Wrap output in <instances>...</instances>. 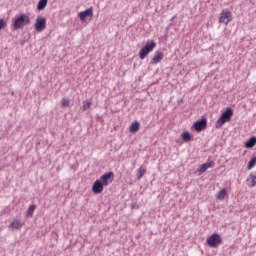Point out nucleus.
<instances>
[{
	"label": "nucleus",
	"mask_w": 256,
	"mask_h": 256,
	"mask_svg": "<svg viewBox=\"0 0 256 256\" xmlns=\"http://www.w3.org/2000/svg\"><path fill=\"white\" fill-rule=\"evenodd\" d=\"M155 47H157V43L154 42V40L148 41L139 52L140 59H145V57H147Z\"/></svg>",
	"instance_id": "obj_3"
},
{
	"label": "nucleus",
	"mask_w": 256,
	"mask_h": 256,
	"mask_svg": "<svg viewBox=\"0 0 256 256\" xmlns=\"http://www.w3.org/2000/svg\"><path fill=\"white\" fill-rule=\"evenodd\" d=\"M207 245H209V247H219V245H221V243H223V239L221 238V236L217 233L212 234L207 240H206Z\"/></svg>",
	"instance_id": "obj_4"
},
{
	"label": "nucleus",
	"mask_w": 256,
	"mask_h": 256,
	"mask_svg": "<svg viewBox=\"0 0 256 256\" xmlns=\"http://www.w3.org/2000/svg\"><path fill=\"white\" fill-rule=\"evenodd\" d=\"M10 226L13 228V229H21V227H23V223H21L19 220H14Z\"/></svg>",
	"instance_id": "obj_17"
},
{
	"label": "nucleus",
	"mask_w": 256,
	"mask_h": 256,
	"mask_svg": "<svg viewBox=\"0 0 256 256\" xmlns=\"http://www.w3.org/2000/svg\"><path fill=\"white\" fill-rule=\"evenodd\" d=\"M256 145V137L252 136L251 138H249V140L245 143V147L246 149H253V147H255Z\"/></svg>",
	"instance_id": "obj_12"
},
{
	"label": "nucleus",
	"mask_w": 256,
	"mask_h": 256,
	"mask_svg": "<svg viewBox=\"0 0 256 256\" xmlns=\"http://www.w3.org/2000/svg\"><path fill=\"white\" fill-rule=\"evenodd\" d=\"M182 139L183 141H186V142L191 141V134L187 131L183 132Z\"/></svg>",
	"instance_id": "obj_20"
},
{
	"label": "nucleus",
	"mask_w": 256,
	"mask_h": 256,
	"mask_svg": "<svg viewBox=\"0 0 256 256\" xmlns=\"http://www.w3.org/2000/svg\"><path fill=\"white\" fill-rule=\"evenodd\" d=\"M35 209H37V205L35 204L30 205L27 211V217H33V213H35Z\"/></svg>",
	"instance_id": "obj_16"
},
{
	"label": "nucleus",
	"mask_w": 256,
	"mask_h": 256,
	"mask_svg": "<svg viewBox=\"0 0 256 256\" xmlns=\"http://www.w3.org/2000/svg\"><path fill=\"white\" fill-rule=\"evenodd\" d=\"M145 173H147V170H145L143 167H140L138 169V176H137L138 181L143 178V175H145Z\"/></svg>",
	"instance_id": "obj_19"
},
{
	"label": "nucleus",
	"mask_w": 256,
	"mask_h": 256,
	"mask_svg": "<svg viewBox=\"0 0 256 256\" xmlns=\"http://www.w3.org/2000/svg\"><path fill=\"white\" fill-rule=\"evenodd\" d=\"M163 52L161 51H156L154 57L151 60V64L152 65H157V63H161V61H163Z\"/></svg>",
	"instance_id": "obj_11"
},
{
	"label": "nucleus",
	"mask_w": 256,
	"mask_h": 256,
	"mask_svg": "<svg viewBox=\"0 0 256 256\" xmlns=\"http://www.w3.org/2000/svg\"><path fill=\"white\" fill-rule=\"evenodd\" d=\"M231 117H233V109L227 108L221 115V117L216 122V129H221L225 123L231 121Z\"/></svg>",
	"instance_id": "obj_1"
},
{
	"label": "nucleus",
	"mask_w": 256,
	"mask_h": 256,
	"mask_svg": "<svg viewBox=\"0 0 256 256\" xmlns=\"http://www.w3.org/2000/svg\"><path fill=\"white\" fill-rule=\"evenodd\" d=\"M103 182L101 180H96L92 186V191L95 195H99V193H103Z\"/></svg>",
	"instance_id": "obj_9"
},
{
	"label": "nucleus",
	"mask_w": 256,
	"mask_h": 256,
	"mask_svg": "<svg viewBox=\"0 0 256 256\" xmlns=\"http://www.w3.org/2000/svg\"><path fill=\"white\" fill-rule=\"evenodd\" d=\"M29 23H31V19L29 18V16L21 14L18 18L14 20L13 27L15 30L23 29L25 25H29Z\"/></svg>",
	"instance_id": "obj_2"
},
{
	"label": "nucleus",
	"mask_w": 256,
	"mask_h": 256,
	"mask_svg": "<svg viewBox=\"0 0 256 256\" xmlns=\"http://www.w3.org/2000/svg\"><path fill=\"white\" fill-rule=\"evenodd\" d=\"M5 27H7V22H5L3 19H0V31L5 29Z\"/></svg>",
	"instance_id": "obj_24"
},
{
	"label": "nucleus",
	"mask_w": 256,
	"mask_h": 256,
	"mask_svg": "<svg viewBox=\"0 0 256 256\" xmlns=\"http://www.w3.org/2000/svg\"><path fill=\"white\" fill-rule=\"evenodd\" d=\"M47 1L48 0H40L38 2V5H37L38 11H43V9H45V7H47Z\"/></svg>",
	"instance_id": "obj_14"
},
{
	"label": "nucleus",
	"mask_w": 256,
	"mask_h": 256,
	"mask_svg": "<svg viewBox=\"0 0 256 256\" xmlns=\"http://www.w3.org/2000/svg\"><path fill=\"white\" fill-rule=\"evenodd\" d=\"M69 103H70V101H69V99H63L62 100V103H61V105L63 106V107H69Z\"/></svg>",
	"instance_id": "obj_25"
},
{
	"label": "nucleus",
	"mask_w": 256,
	"mask_h": 256,
	"mask_svg": "<svg viewBox=\"0 0 256 256\" xmlns=\"http://www.w3.org/2000/svg\"><path fill=\"white\" fill-rule=\"evenodd\" d=\"M227 195V190L226 189H222L218 192L217 194V199H219V201H223L225 199V196Z\"/></svg>",
	"instance_id": "obj_15"
},
{
	"label": "nucleus",
	"mask_w": 256,
	"mask_h": 256,
	"mask_svg": "<svg viewBox=\"0 0 256 256\" xmlns=\"http://www.w3.org/2000/svg\"><path fill=\"white\" fill-rule=\"evenodd\" d=\"M78 17H80V21H85L87 17H93V8H88L85 11L80 12Z\"/></svg>",
	"instance_id": "obj_10"
},
{
	"label": "nucleus",
	"mask_w": 256,
	"mask_h": 256,
	"mask_svg": "<svg viewBox=\"0 0 256 256\" xmlns=\"http://www.w3.org/2000/svg\"><path fill=\"white\" fill-rule=\"evenodd\" d=\"M255 165H256V156L253 157V158L249 161V163H248V169H253V167H255Z\"/></svg>",
	"instance_id": "obj_22"
},
{
	"label": "nucleus",
	"mask_w": 256,
	"mask_h": 256,
	"mask_svg": "<svg viewBox=\"0 0 256 256\" xmlns=\"http://www.w3.org/2000/svg\"><path fill=\"white\" fill-rule=\"evenodd\" d=\"M45 27H47V19L37 18L35 23V30L38 33H41V31H44Z\"/></svg>",
	"instance_id": "obj_6"
},
{
	"label": "nucleus",
	"mask_w": 256,
	"mask_h": 256,
	"mask_svg": "<svg viewBox=\"0 0 256 256\" xmlns=\"http://www.w3.org/2000/svg\"><path fill=\"white\" fill-rule=\"evenodd\" d=\"M233 21V15L230 11L222 12L220 14L219 23H224V25H229Z\"/></svg>",
	"instance_id": "obj_5"
},
{
	"label": "nucleus",
	"mask_w": 256,
	"mask_h": 256,
	"mask_svg": "<svg viewBox=\"0 0 256 256\" xmlns=\"http://www.w3.org/2000/svg\"><path fill=\"white\" fill-rule=\"evenodd\" d=\"M195 131H203L207 128V118H202L201 120H198L193 125Z\"/></svg>",
	"instance_id": "obj_8"
},
{
	"label": "nucleus",
	"mask_w": 256,
	"mask_h": 256,
	"mask_svg": "<svg viewBox=\"0 0 256 256\" xmlns=\"http://www.w3.org/2000/svg\"><path fill=\"white\" fill-rule=\"evenodd\" d=\"M249 187H255L256 185V176L251 174L250 175V182H248Z\"/></svg>",
	"instance_id": "obj_21"
},
{
	"label": "nucleus",
	"mask_w": 256,
	"mask_h": 256,
	"mask_svg": "<svg viewBox=\"0 0 256 256\" xmlns=\"http://www.w3.org/2000/svg\"><path fill=\"white\" fill-rule=\"evenodd\" d=\"M113 177H115V174L113 172H108L101 176V182L102 185L107 186L110 183H113Z\"/></svg>",
	"instance_id": "obj_7"
},
{
	"label": "nucleus",
	"mask_w": 256,
	"mask_h": 256,
	"mask_svg": "<svg viewBox=\"0 0 256 256\" xmlns=\"http://www.w3.org/2000/svg\"><path fill=\"white\" fill-rule=\"evenodd\" d=\"M139 127H141V124L139 122H132V124L130 125V133H137V131H139Z\"/></svg>",
	"instance_id": "obj_13"
},
{
	"label": "nucleus",
	"mask_w": 256,
	"mask_h": 256,
	"mask_svg": "<svg viewBox=\"0 0 256 256\" xmlns=\"http://www.w3.org/2000/svg\"><path fill=\"white\" fill-rule=\"evenodd\" d=\"M87 109H91V101L83 102V111H87Z\"/></svg>",
	"instance_id": "obj_23"
},
{
	"label": "nucleus",
	"mask_w": 256,
	"mask_h": 256,
	"mask_svg": "<svg viewBox=\"0 0 256 256\" xmlns=\"http://www.w3.org/2000/svg\"><path fill=\"white\" fill-rule=\"evenodd\" d=\"M209 167H211V163L209 162L202 164L199 169V173H205V171H207Z\"/></svg>",
	"instance_id": "obj_18"
}]
</instances>
